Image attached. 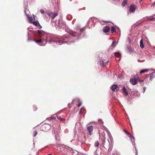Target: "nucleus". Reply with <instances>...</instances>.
<instances>
[{
	"label": "nucleus",
	"mask_w": 155,
	"mask_h": 155,
	"mask_svg": "<svg viewBox=\"0 0 155 155\" xmlns=\"http://www.w3.org/2000/svg\"><path fill=\"white\" fill-rule=\"evenodd\" d=\"M68 40V37L63 36L61 38H57L55 36H53L51 38V40L50 41V43L51 42H55L58 45H61L65 42H66Z\"/></svg>",
	"instance_id": "1"
},
{
	"label": "nucleus",
	"mask_w": 155,
	"mask_h": 155,
	"mask_svg": "<svg viewBox=\"0 0 155 155\" xmlns=\"http://www.w3.org/2000/svg\"><path fill=\"white\" fill-rule=\"evenodd\" d=\"M84 30V28H80L79 27H77L75 31H71L69 33L73 37H76L78 38L80 37L81 32Z\"/></svg>",
	"instance_id": "2"
},
{
	"label": "nucleus",
	"mask_w": 155,
	"mask_h": 155,
	"mask_svg": "<svg viewBox=\"0 0 155 155\" xmlns=\"http://www.w3.org/2000/svg\"><path fill=\"white\" fill-rule=\"evenodd\" d=\"M37 33H38V35L39 37H43L42 38H44L45 41L46 42H47V35L45 34L44 31H43L42 30H38L36 32Z\"/></svg>",
	"instance_id": "3"
},
{
	"label": "nucleus",
	"mask_w": 155,
	"mask_h": 155,
	"mask_svg": "<svg viewBox=\"0 0 155 155\" xmlns=\"http://www.w3.org/2000/svg\"><path fill=\"white\" fill-rule=\"evenodd\" d=\"M50 126L49 124H44L40 127V130L46 132L50 129Z\"/></svg>",
	"instance_id": "4"
},
{
	"label": "nucleus",
	"mask_w": 155,
	"mask_h": 155,
	"mask_svg": "<svg viewBox=\"0 0 155 155\" xmlns=\"http://www.w3.org/2000/svg\"><path fill=\"white\" fill-rule=\"evenodd\" d=\"M138 78V76L137 74L134 76L133 78H132L130 79V82L133 85H135L137 84V78Z\"/></svg>",
	"instance_id": "5"
},
{
	"label": "nucleus",
	"mask_w": 155,
	"mask_h": 155,
	"mask_svg": "<svg viewBox=\"0 0 155 155\" xmlns=\"http://www.w3.org/2000/svg\"><path fill=\"white\" fill-rule=\"evenodd\" d=\"M47 13L49 16L52 19H53L58 15L57 12L52 13L51 12H48Z\"/></svg>",
	"instance_id": "6"
},
{
	"label": "nucleus",
	"mask_w": 155,
	"mask_h": 155,
	"mask_svg": "<svg viewBox=\"0 0 155 155\" xmlns=\"http://www.w3.org/2000/svg\"><path fill=\"white\" fill-rule=\"evenodd\" d=\"M87 130H88L89 134L90 135H92V132L94 129V127L92 125H87Z\"/></svg>",
	"instance_id": "7"
},
{
	"label": "nucleus",
	"mask_w": 155,
	"mask_h": 155,
	"mask_svg": "<svg viewBox=\"0 0 155 155\" xmlns=\"http://www.w3.org/2000/svg\"><path fill=\"white\" fill-rule=\"evenodd\" d=\"M137 8V6L134 5L133 4L130 5L129 8V11L130 12H135Z\"/></svg>",
	"instance_id": "8"
},
{
	"label": "nucleus",
	"mask_w": 155,
	"mask_h": 155,
	"mask_svg": "<svg viewBox=\"0 0 155 155\" xmlns=\"http://www.w3.org/2000/svg\"><path fill=\"white\" fill-rule=\"evenodd\" d=\"M111 89L113 91H119V88L116 85L114 84L112 86Z\"/></svg>",
	"instance_id": "9"
},
{
	"label": "nucleus",
	"mask_w": 155,
	"mask_h": 155,
	"mask_svg": "<svg viewBox=\"0 0 155 155\" xmlns=\"http://www.w3.org/2000/svg\"><path fill=\"white\" fill-rule=\"evenodd\" d=\"M110 27L109 26H106L104 28L103 31L104 33H107L110 31Z\"/></svg>",
	"instance_id": "10"
},
{
	"label": "nucleus",
	"mask_w": 155,
	"mask_h": 155,
	"mask_svg": "<svg viewBox=\"0 0 155 155\" xmlns=\"http://www.w3.org/2000/svg\"><path fill=\"white\" fill-rule=\"evenodd\" d=\"M32 24L34 25L38 26L39 28H42V27L40 25L39 22L37 21H33Z\"/></svg>",
	"instance_id": "11"
},
{
	"label": "nucleus",
	"mask_w": 155,
	"mask_h": 155,
	"mask_svg": "<svg viewBox=\"0 0 155 155\" xmlns=\"http://www.w3.org/2000/svg\"><path fill=\"white\" fill-rule=\"evenodd\" d=\"M108 62V61L104 62V61L100 60L99 61V64L101 66L104 67L106 65Z\"/></svg>",
	"instance_id": "12"
},
{
	"label": "nucleus",
	"mask_w": 155,
	"mask_h": 155,
	"mask_svg": "<svg viewBox=\"0 0 155 155\" xmlns=\"http://www.w3.org/2000/svg\"><path fill=\"white\" fill-rule=\"evenodd\" d=\"M45 40L44 39V38H40L38 40H37L36 39H35L34 41L36 43H41L43 41H44Z\"/></svg>",
	"instance_id": "13"
},
{
	"label": "nucleus",
	"mask_w": 155,
	"mask_h": 155,
	"mask_svg": "<svg viewBox=\"0 0 155 155\" xmlns=\"http://www.w3.org/2000/svg\"><path fill=\"white\" fill-rule=\"evenodd\" d=\"M122 91L124 93V95L125 96H128V93L127 92V89L125 87H124L122 88Z\"/></svg>",
	"instance_id": "14"
},
{
	"label": "nucleus",
	"mask_w": 155,
	"mask_h": 155,
	"mask_svg": "<svg viewBox=\"0 0 155 155\" xmlns=\"http://www.w3.org/2000/svg\"><path fill=\"white\" fill-rule=\"evenodd\" d=\"M150 81H152L153 79L155 78V72H153L152 73L150 74Z\"/></svg>",
	"instance_id": "15"
},
{
	"label": "nucleus",
	"mask_w": 155,
	"mask_h": 155,
	"mask_svg": "<svg viewBox=\"0 0 155 155\" xmlns=\"http://www.w3.org/2000/svg\"><path fill=\"white\" fill-rule=\"evenodd\" d=\"M99 137L100 138H105V134L104 132V131H103V132H102L100 133V132H99Z\"/></svg>",
	"instance_id": "16"
},
{
	"label": "nucleus",
	"mask_w": 155,
	"mask_h": 155,
	"mask_svg": "<svg viewBox=\"0 0 155 155\" xmlns=\"http://www.w3.org/2000/svg\"><path fill=\"white\" fill-rule=\"evenodd\" d=\"M127 0H124L123 2L121 4L122 7H124L125 5H127Z\"/></svg>",
	"instance_id": "17"
},
{
	"label": "nucleus",
	"mask_w": 155,
	"mask_h": 155,
	"mask_svg": "<svg viewBox=\"0 0 155 155\" xmlns=\"http://www.w3.org/2000/svg\"><path fill=\"white\" fill-rule=\"evenodd\" d=\"M116 28L114 26H113L112 27L111 30V32L112 33H113L114 32H116Z\"/></svg>",
	"instance_id": "18"
},
{
	"label": "nucleus",
	"mask_w": 155,
	"mask_h": 155,
	"mask_svg": "<svg viewBox=\"0 0 155 155\" xmlns=\"http://www.w3.org/2000/svg\"><path fill=\"white\" fill-rule=\"evenodd\" d=\"M147 19L150 21L155 20V17H147Z\"/></svg>",
	"instance_id": "19"
},
{
	"label": "nucleus",
	"mask_w": 155,
	"mask_h": 155,
	"mask_svg": "<svg viewBox=\"0 0 155 155\" xmlns=\"http://www.w3.org/2000/svg\"><path fill=\"white\" fill-rule=\"evenodd\" d=\"M116 41H114L112 43V45L111 46V49H112L113 48H114V47H115V44H116Z\"/></svg>",
	"instance_id": "20"
},
{
	"label": "nucleus",
	"mask_w": 155,
	"mask_h": 155,
	"mask_svg": "<svg viewBox=\"0 0 155 155\" xmlns=\"http://www.w3.org/2000/svg\"><path fill=\"white\" fill-rule=\"evenodd\" d=\"M114 55L116 57L118 58H119L121 56V54L120 53L117 52H116L114 53Z\"/></svg>",
	"instance_id": "21"
},
{
	"label": "nucleus",
	"mask_w": 155,
	"mask_h": 155,
	"mask_svg": "<svg viewBox=\"0 0 155 155\" xmlns=\"http://www.w3.org/2000/svg\"><path fill=\"white\" fill-rule=\"evenodd\" d=\"M149 71V69H144V70H142L141 71H140V73L141 74V73H145L146 72H147L148 71Z\"/></svg>",
	"instance_id": "22"
},
{
	"label": "nucleus",
	"mask_w": 155,
	"mask_h": 155,
	"mask_svg": "<svg viewBox=\"0 0 155 155\" xmlns=\"http://www.w3.org/2000/svg\"><path fill=\"white\" fill-rule=\"evenodd\" d=\"M140 46L142 48H144V45L142 40H141L140 41Z\"/></svg>",
	"instance_id": "23"
},
{
	"label": "nucleus",
	"mask_w": 155,
	"mask_h": 155,
	"mask_svg": "<svg viewBox=\"0 0 155 155\" xmlns=\"http://www.w3.org/2000/svg\"><path fill=\"white\" fill-rule=\"evenodd\" d=\"M128 137L130 138L131 141L132 142L134 141V138L133 136L131 135L130 136H128Z\"/></svg>",
	"instance_id": "24"
},
{
	"label": "nucleus",
	"mask_w": 155,
	"mask_h": 155,
	"mask_svg": "<svg viewBox=\"0 0 155 155\" xmlns=\"http://www.w3.org/2000/svg\"><path fill=\"white\" fill-rule=\"evenodd\" d=\"M101 140V141L102 142V144H104L105 141V139L106 138H100Z\"/></svg>",
	"instance_id": "25"
},
{
	"label": "nucleus",
	"mask_w": 155,
	"mask_h": 155,
	"mask_svg": "<svg viewBox=\"0 0 155 155\" xmlns=\"http://www.w3.org/2000/svg\"><path fill=\"white\" fill-rule=\"evenodd\" d=\"M28 18L29 19V22L30 23H32L33 22V19L31 17H28Z\"/></svg>",
	"instance_id": "26"
},
{
	"label": "nucleus",
	"mask_w": 155,
	"mask_h": 155,
	"mask_svg": "<svg viewBox=\"0 0 155 155\" xmlns=\"http://www.w3.org/2000/svg\"><path fill=\"white\" fill-rule=\"evenodd\" d=\"M137 81L138 82H139L140 83H142V82H143V80H140L139 77H138V78H137Z\"/></svg>",
	"instance_id": "27"
},
{
	"label": "nucleus",
	"mask_w": 155,
	"mask_h": 155,
	"mask_svg": "<svg viewBox=\"0 0 155 155\" xmlns=\"http://www.w3.org/2000/svg\"><path fill=\"white\" fill-rule=\"evenodd\" d=\"M33 134L34 135V137H35L37 134V132L35 130H34L33 132Z\"/></svg>",
	"instance_id": "28"
},
{
	"label": "nucleus",
	"mask_w": 155,
	"mask_h": 155,
	"mask_svg": "<svg viewBox=\"0 0 155 155\" xmlns=\"http://www.w3.org/2000/svg\"><path fill=\"white\" fill-rule=\"evenodd\" d=\"M99 144V143L98 141H96L95 143V146L96 147H98Z\"/></svg>",
	"instance_id": "29"
},
{
	"label": "nucleus",
	"mask_w": 155,
	"mask_h": 155,
	"mask_svg": "<svg viewBox=\"0 0 155 155\" xmlns=\"http://www.w3.org/2000/svg\"><path fill=\"white\" fill-rule=\"evenodd\" d=\"M40 12L42 14H44L45 13V11L43 9H41L40 10Z\"/></svg>",
	"instance_id": "30"
},
{
	"label": "nucleus",
	"mask_w": 155,
	"mask_h": 155,
	"mask_svg": "<svg viewBox=\"0 0 155 155\" xmlns=\"http://www.w3.org/2000/svg\"><path fill=\"white\" fill-rule=\"evenodd\" d=\"M57 118L58 119H60V120H61V119H62V118H61V116H58L57 117Z\"/></svg>",
	"instance_id": "31"
},
{
	"label": "nucleus",
	"mask_w": 155,
	"mask_h": 155,
	"mask_svg": "<svg viewBox=\"0 0 155 155\" xmlns=\"http://www.w3.org/2000/svg\"><path fill=\"white\" fill-rule=\"evenodd\" d=\"M109 138L111 142L112 140H113V138L111 136H109Z\"/></svg>",
	"instance_id": "32"
},
{
	"label": "nucleus",
	"mask_w": 155,
	"mask_h": 155,
	"mask_svg": "<svg viewBox=\"0 0 155 155\" xmlns=\"http://www.w3.org/2000/svg\"><path fill=\"white\" fill-rule=\"evenodd\" d=\"M81 103H79V104L78 105V107H80L81 106Z\"/></svg>",
	"instance_id": "33"
},
{
	"label": "nucleus",
	"mask_w": 155,
	"mask_h": 155,
	"mask_svg": "<svg viewBox=\"0 0 155 155\" xmlns=\"http://www.w3.org/2000/svg\"><path fill=\"white\" fill-rule=\"evenodd\" d=\"M127 134L128 135V136H130L131 135L130 133H129L128 132L127 133Z\"/></svg>",
	"instance_id": "34"
},
{
	"label": "nucleus",
	"mask_w": 155,
	"mask_h": 155,
	"mask_svg": "<svg viewBox=\"0 0 155 155\" xmlns=\"http://www.w3.org/2000/svg\"><path fill=\"white\" fill-rule=\"evenodd\" d=\"M146 89V87H143V90H144V92L145 91Z\"/></svg>",
	"instance_id": "35"
},
{
	"label": "nucleus",
	"mask_w": 155,
	"mask_h": 155,
	"mask_svg": "<svg viewBox=\"0 0 155 155\" xmlns=\"http://www.w3.org/2000/svg\"><path fill=\"white\" fill-rule=\"evenodd\" d=\"M124 132H125V133L126 134H127V133L128 132L126 130H124Z\"/></svg>",
	"instance_id": "36"
},
{
	"label": "nucleus",
	"mask_w": 155,
	"mask_h": 155,
	"mask_svg": "<svg viewBox=\"0 0 155 155\" xmlns=\"http://www.w3.org/2000/svg\"><path fill=\"white\" fill-rule=\"evenodd\" d=\"M62 146H63V147L65 148V147H66V146L64 145H62Z\"/></svg>",
	"instance_id": "37"
},
{
	"label": "nucleus",
	"mask_w": 155,
	"mask_h": 155,
	"mask_svg": "<svg viewBox=\"0 0 155 155\" xmlns=\"http://www.w3.org/2000/svg\"><path fill=\"white\" fill-rule=\"evenodd\" d=\"M74 101V100H73V101H72V103H71L72 105L74 104V103H73V102Z\"/></svg>",
	"instance_id": "38"
},
{
	"label": "nucleus",
	"mask_w": 155,
	"mask_h": 155,
	"mask_svg": "<svg viewBox=\"0 0 155 155\" xmlns=\"http://www.w3.org/2000/svg\"><path fill=\"white\" fill-rule=\"evenodd\" d=\"M114 1L118 2L119 1V0H114Z\"/></svg>",
	"instance_id": "39"
},
{
	"label": "nucleus",
	"mask_w": 155,
	"mask_h": 155,
	"mask_svg": "<svg viewBox=\"0 0 155 155\" xmlns=\"http://www.w3.org/2000/svg\"><path fill=\"white\" fill-rule=\"evenodd\" d=\"M71 104H69L68 105V106H69V107H70V105H71Z\"/></svg>",
	"instance_id": "40"
},
{
	"label": "nucleus",
	"mask_w": 155,
	"mask_h": 155,
	"mask_svg": "<svg viewBox=\"0 0 155 155\" xmlns=\"http://www.w3.org/2000/svg\"><path fill=\"white\" fill-rule=\"evenodd\" d=\"M140 0V2H141L143 0Z\"/></svg>",
	"instance_id": "41"
},
{
	"label": "nucleus",
	"mask_w": 155,
	"mask_h": 155,
	"mask_svg": "<svg viewBox=\"0 0 155 155\" xmlns=\"http://www.w3.org/2000/svg\"><path fill=\"white\" fill-rule=\"evenodd\" d=\"M36 109H37V108H36V107H35V109H36Z\"/></svg>",
	"instance_id": "42"
},
{
	"label": "nucleus",
	"mask_w": 155,
	"mask_h": 155,
	"mask_svg": "<svg viewBox=\"0 0 155 155\" xmlns=\"http://www.w3.org/2000/svg\"><path fill=\"white\" fill-rule=\"evenodd\" d=\"M36 109H37V108H36V107H35V109H36Z\"/></svg>",
	"instance_id": "43"
}]
</instances>
